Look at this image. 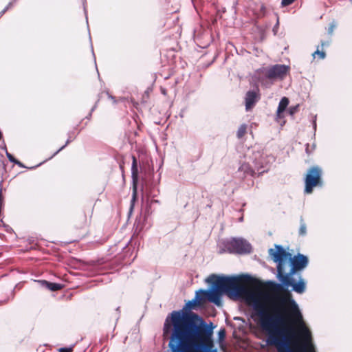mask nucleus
I'll return each instance as SVG.
<instances>
[{"instance_id": "nucleus-8", "label": "nucleus", "mask_w": 352, "mask_h": 352, "mask_svg": "<svg viewBox=\"0 0 352 352\" xmlns=\"http://www.w3.org/2000/svg\"><path fill=\"white\" fill-rule=\"evenodd\" d=\"M290 67L285 65H274L265 71V76L270 80L283 79L289 72Z\"/></svg>"}, {"instance_id": "nucleus-5", "label": "nucleus", "mask_w": 352, "mask_h": 352, "mask_svg": "<svg viewBox=\"0 0 352 352\" xmlns=\"http://www.w3.org/2000/svg\"><path fill=\"white\" fill-rule=\"evenodd\" d=\"M276 250H270V254L272 256L274 261L277 263V277L284 285H291L289 275H285V265L287 260L291 258L292 254L287 252L280 245H276Z\"/></svg>"}, {"instance_id": "nucleus-2", "label": "nucleus", "mask_w": 352, "mask_h": 352, "mask_svg": "<svg viewBox=\"0 0 352 352\" xmlns=\"http://www.w3.org/2000/svg\"><path fill=\"white\" fill-rule=\"evenodd\" d=\"M207 281L211 283L214 289L208 291V300L213 302L217 306L221 305V296L223 293L228 295H239L245 293L246 290L244 285H248L251 287L254 292H247V300L250 302L253 303L254 309L256 311V315L258 317V324L261 329V316L259 312L263 311L266 316L273 318L275 327H278L277 324L278 322L283 321V318L279 316L274 317L270 316L265 311V307L263 303L261 302V294L259 292L263 287L262 282L256 278H252L249 275H243L239 276H220L215 274L210 275Z\"/></svg>"}, {"instance_id": "nucleus-17", "label": "nucleus", "mask_w": 352, "mask_h": 352, "mask_svg": "<svg viewBox=\"0 0 352 352\" xmlns=\"http://www.w3.org/2000/svg\"><path fill=\"white\" fill-rule=\"evenodd\" d=\"M299 235L304 236L307 234V225L302 219H300V226L299 228Z\"/></svg>"}, {"instance_id": "nucleus-21", "label": "nucleus", "mask_w": 352, "mask_h": 352, "mask_svg": "<svg viewBox=\"0 0 352 352\" xmlns=\"http://www.w3.org/2000/svg\"><path fill=\"white\" fill-rule=\"evenodd\" d=\"M296 0H282L281 6L283 7L288 6L292 4Z\"/></svg>"}, {"instance_id": "nucleus-1", "label": "nucleus", "mask_w": 352, "mask_h": 352, "mask_svg": "<svg viewBox=\"0 0 352 352\" xmlns=\"http://www.w3.org/2000/svg\"><path fill=\"white\" fill-rule=\"evenodd\" d=\"M199 305L195 299L188 301L182 311H173L166 319L164 334L173 327L171 340L168 346L173 352H188L197 347L211 348L212 331L204 323L198 314L191 311Z\"/></svg>"}, {"instance_id": "nucleus-3", "label": "nucleus", "mask_w": 352, "mask_h": 352, "mask_svg": "<svg viewBox=\"0 0 352 352\" xmlns=\"http://www.w3.org/2000/svg\"><path fill=\"white\" fill-rule=\"evenodd\" d=\"M262 284L263 283H262ZM267 285L270 289L274 293L281 294V297L280 299L281 303L283 304L287 301L290 302V307L288 309L287 314H285L286 311L285 309H281L280 307L275 306L272 309L274 311V314L272 315V316L274 317L275 316H279L280 317H282L283 321L278 322L277 325L279 327H283L285 328L292 329V331H293V332L296 336L297 342L296 344H292L291 349H297L299 346H306L309 348L311 352H314L311 333L303 321L302 314L297 305L293 300L291 299V293L285 288V287H288L284 285L282 283L281 284H279L274 282H268ZM263 287L264 285H263V287L261 290H259V292L262 295L261 301L262 303L265 304L262 300L264 297L263 293L261 292ZM264 305L266 312L268 315L271 316V314H270L267 311L266 305Z\"/></svg>"}, {"instance_id": "nucleus-23", "label": "nucleus", "mask_w": 352, "mask_h": 352, "mask_svg": "<svg viewBox=\"0 0 352 352\" xmlns=\"http://www.w3.org/2000/svg\"><path fill=\"white\" fill-rule=\"evenodd\" d=\"M72 142V140L71 139H68L65 143V145H63L61 148H60L56 152L55 154L58 153L60 151H61L62 149H63L67 144H69V142Z\"/></svg>"}, {"instance_id": "nucleus-20", "label": "nucleus", "mask_w": 352, "mask_h": 352, "mask_svg": "<svg viewBox=\"0 0 352 352\" xmlns=\"http://www.w3.org/2000/svg\"><path fill=\"white\" fill-rule=\"evenodd\" d=\"M74 345L69 347H63L58 349V352H73Z\"/></svg>"}, {"instance_id": "nucleus-26", "label": "nucleus", "mask_w": 352, "mask_h": 352, "mask_svg": "<svg viewBox=\"0 0 352 352\" xmlns=\"http://www.w3.org/2000/svg\"><path fill=\"white\" fill-rule=\"evenodd\" d=\"M329 45V41H322L320 42V47H321V48H323L325 46H328Z\"/></svg>"}, {"instance_id": "nucleus-25", "label": "nucleus", "mask_w": 352, "mask_h": 352, "mask_svg": "<svg viewBox=\"0 0 352 352\" xmlns=\"http://www.w3.org/2000/svg\"><path fill=\"white\" fill-rule=\"evenodd\" d=\"M87 217L85 215L83 217V220H82V224L80 227V228L84 227V226H87Z\"/></svg>"}, {"instance_id": "nucleus-10", "label": "nucleus", "mask_w": 352, "mask_h": 352, "mask_svg": "<svg viewBox=\"0 0 352 352\" xmlns=\"http://www.w3.org/2000/svg\"><path fill=\"white\" fill-rule=\"evenodd\" d=\"M261 94L259 89L248 91L245 97V104L246 111L252 109L256 103L260 100Z\"/></svg>"}, {"instance_id": "nucleus-27", "label": "nucleus", "mask_w": 352, "mask_h": 352, "mask_svg": "<svg viewBox=\"0 0 352 352\" xmlns=\"http://www.w3.org/2000/svg\"><path fill=\"white\" fill-rule=\"evenodd\" d=\"M267 170H261V171L258 173V175H261V174H262V173H265V172H267Z\"/></svg>"}, {"instance_id": "nucleus-29", "label": "nucleus", "mask_w": 352, "mask_h": 352, "mask_svg": "<svg viewBox=\"0 0 352 352\" xmlns=\"http://www.w3.org/2000/svg\"><path fill=\"white\" fill-rule=\"evenodd\" d=\"M224 334H225V332H224V331H223L221 333V335L224 336Z\"/></svg>"}, {"instance_id": "nucleus-14", "label": "nucleus", "mask_w": 352, "mask_h": 352, "mask_svg": "<svg viewBox=\"0 0 352 352\" xmlns=\"http://www.w3.org/2000/svg\"><path fill=\"white\" fill-rule=\"evenodd\" d=\"M240 169L244 171L245 173L254 177L256 172L253 170L248 164H243L240 167Z\"/></svg>"}, {"instance_id": "nucleus-16", "label": "nucleus", "mask_w": 352, "mask_h": 352, "mask_svg": "<svg viewBox=\"0 0 352 352\" xmlns=\"http://www.w3.org/2000/svg\"><path fill=\"white\" fill-rule=\"evenodd\" d=\"M47 285V287L51 290V291H58V290H60L63 287V286L59 284V283H48V282H46Z\"/></svg>"}, {"instance_id": "nucleus-30", "label": "nucleus", "mask_w": 352, "mask_h": 352, "mask_svg": "<svg viewBox=\"0 0 352 352\" xmlns=\"http://www.w3.org/2000/svg\"><path fill=\"white\" fill-rule=\"evenodd\" d=\"M224 334H225V332H224V331H223L221 333V335L224 336Z\"/></svg>"}, {"instance_id": "nucleus-6", "label": "nucleus", "mask_w": 352, "mask_h": 352, "mask_svg": "<svg viewBox=\"0 0 352 352\" xmlns=\"http://www.w3.org/2000/svg\"><path fill=\"white\" fill-rule=\"evenodd\" d=\"M323 171L321 167L313 166L309 168L305 177V192L312 193L316 187H322Z\"/></svg>"}, {"instance_id": "nucleus-11", "label": "nucleus", "mask_w": 352, "mask_h": 352, "mask_svg": "<svg viewBox=\"0 0 352 352\" xmlns=\"http://www.w3.org/2000/svg\"><path fill=\"white\" fill-rule=\"evenodd\" d=\"M289 102V99L287 97H283L281 98L276 111V116L278 118H281L283 117V113L287 109Z\"/></svg>"}, {"instance_id": "nucleus-7", "label": "nucleus", "mask_w": 352, "mask_h": 352, "mask_svg": "<svg viewBox=\"0 0 352 352\" xmlns=\"http://www.w3.org/2000/svg\"><path fill=\"white\" fill-rule=\"evenodd\" d=\"M223 252H228L232 254L250 253L252 247L245 240L241 239H232L223 242Z\"/></svg>"}, {"instance_id": "nucleus-22", "label": "nucleus", "mask_w": 352, "mask_h": 352, "mask_svg": "<svg viewBox=\"0 0 352 352\" xmlns=\"http://www.w3.org/2000/svg\"><path fill=\"white\" fill-rule=\"evenodd\" d=\"M335 28H336V24L334 23H331L328 28V33L329 34H332Z\"/></svg>"}, {"instance_id": "nucleus-28", "label": "nucleus", "mask_w": 352, "mask_h": 352, "mask_svg": "<svg viewBox=\"0 0 352 352\" xmlns=\"http://www.w3.org/2000/svg\"><path fill=\"white\" fill-rule=\"evenodd\" d=\"M120 168H121L122 170H123V168H124V166H123L122 164H120Z\"/></svg>"}, {"instance_id": "nucleus-31", "label": "nucleus", "mask_w": 352, "mask_h": 352, "mask_svg": "<svg viewBox=\"0 0 352 352\" xmlns=\"http://www.w3.org/2000/svg\"><path fill=\"white\" fill-rule=\"evenodd\" d=\"M1 138H2V134H1V133L0 132V140L1 139Z\"/></svg>"}, {"instance_id": "nucleus-13", "label": "nucleus", "mask_w": 352, "mask_h": 352, "mask_svg": "<svg viewBox=\"0 0 352 352\" xmlns=\"http://www.w3.org/2000/svg\"><path fill=\"white\" fill-rule=\"evenodd\" d=\"M313 59L323 60L326 57L325 52L322 49L320 50V47L318 46L316 50L312 54Z\"/></svg>"}, {"instance_id": "nucleus-12", "label": "nucleus", "mask_w": 352, "mask_h": 352, "mask_svg": "<svg viewBox=\"0 0 352 352\" xmlns=\"http://www.w3.org/2000/svg\"><path fill=\"white\" fill-rule=\"evenodd\" d=\"M208 291L200 289L196 292L195 300L199 305H202L206 300H208Z\"/></svg>"}, {"instance_id": "nucleus-15", "label": "nucleus", "mask_w": 352, "mask_h": 352, "mask_svg": "<svg viewBox=\"0 0 352 352\" xmlns=\"http://www.w3.org/2000/svg\"><path fill=\"white\" fill-rule=\"evenodd\" d=\"M247 128H248V126L245 124H243L239 126V128L236 132V136L239 139L242 138L246 134Z\"/></svg>"}, {"instance_id": "nucleus-18", "label": "nucleus", "mask_w": 352, "mask_h": 352, "mask_svg": "<svg viewBox=\"0 0 352 352\" xmlns=\"http://www.w3.org/2000/svg\"><path fill=\"white\" fill-rule=\"evenodd\" d=\"M299 104H296L295 106H292L289 108V113L290 116H293L295 113H296L299 111Z\"/></svg>"}, {"instance_id": "nucleus-19", "label": "nucleus", "mask_w": 352, "mask_h": 352, "mask_svg": "<svg viewBox=\"0 0 352 352\" xmlns=\"http://www.w3.org/2000/svg\"><path fill=\"white\" fill-rule=\"evenodd\" d=\"M6 155L10 162H14V163L19 165L20 166H22V164L20 162H19L17 160H16L12 155H11L10 153L7 152Z\"/></svg>"}, {"instance_id": "nucleus-4", "label": "nucleus", "mask_w": 352, "mask_h": 352, "mask_svg": "<svg viewBox=\"0 0 352 352\" xmlns=\"http://www.w3.org/2000/svg\"><path fill=\"white\" fill-rule=\"evenodd\" d=\"M291 269L288 273L285 272V275H289L290 278L291 285H287V287H292V289L298 294H302L306 289V283L303 278H299L297 283L295 282L292 276L298 271L303 270L308 265V258L306 256L298 254L294 257L291 256L289 258Z\"/></svg>"}, {"instance_id": "nucleus-24", "label": "nucleus", "mask_w": 352, "mask_h": 352, "mask_svg": "<svg viewBox=\"0 0 352 352\" xmlns=\"http://www.w3.org/2000/svg\"><path fill=\"white\" fill-rule=\"evenodd\" d=\"M12 6V3H10L1 12H0V14L1 15H3L8 10L10 7Z\"/></svg>"}, {"instance_id": "nucleus-9", "label": "nucleus", "mask_w": 352, "mask_h": 352, "mask_svg": "<svg viewBox=\"0 0 352 352\" xmlns=\"http://www.w3.org/2000/svg\"><path fill=\"white\" fill-rule=\"evenodd\" d=\"M132 166H131V177L133 181V193L131 200V210H133L135 202L137 199L138 190L137 186L138 182V162L135 156L132 155Z\"/></svg>"}]
</instances>
